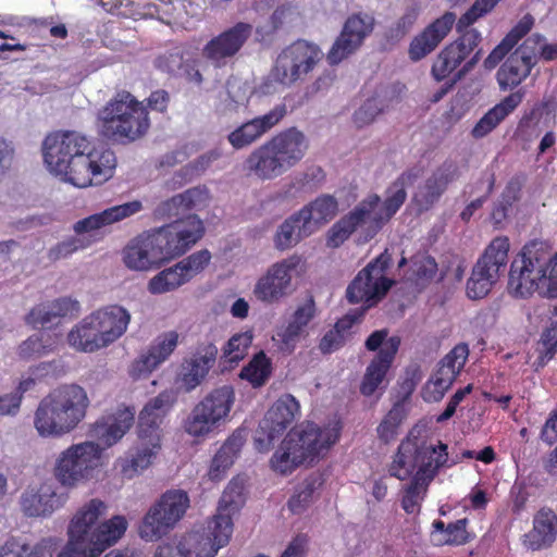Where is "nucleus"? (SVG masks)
Here are the masks:
<instances>
[{
  "label": "nucleus",
  "mask_w": 557,
  "mask_h": 557,
  "mask_svg": "<svg viewBox=\"0 0 557 557\" xmlns=\"http://www.w3.org/2000/svg\"><path fill=\"white\" fill-rule=\"evenodd\" d=\"M253 32L247 22H237L213 36L201 49V55L214 67H222L245 47Z\"/></svg>",
  "instance_id": "5701e85b"
},
{
  "label": "nucleus",
  "mask_w": 557,
  "mask_h": 557,
  "mask_svg": "<svg viewBox=\"0 0 557 557\" xmlns=\"http://www.w3.org/2000/svg\"><path fill=\"white\" fill-rule=\"evenodd\" d=\"M363 314L364 309H356L338 319L334 326L321 338L319 348H333L334 346L344 345L346 339L351 335L352 326L361 321Z\"/></svg>",
  "instance_id": "37998d69"
},
{
  "label": "nucleus",
  "mask_w": 557,
  "mask_h": 557,
  "mask_svg": "<svg viewBox=\"0 0 557 557\" xmlns=\"http://www.w3.org/2000/svg\"><path fill=\"white\" fill-rule=\"evenodd\" d=\"M90 399L75 383L50 391L34 412V428L44 438H58L73 432L85 420Z\"/></svg>",
  "instance_id": "39448f33"
},
{
  "label": "nucleus",
  "mask_w": 557,
  "mask_h": 557,
  "mask_svg": "<svg viewBox=\"0 0 557 557\" xmlns=\"http://www.w3.org/2000/svg\"><path fill=\"white\" fill-rule=\"evenodd\" d=\"M373 29V20L367 15L354 14L347 18L339 36L326 54L331 65L341 63L355 53Z\"/></svg>",
  "instance_id": "393cba45"
},
{
  "label": "nucleus",
  "mask_w": 557,
  "mask_h": 557,
  "mask_svg": "<svg viewBox=\"0 0 557 557\" xmlns=\"http://www.w3.org/2000/svg\"><path fill=\"white\" fill-rule=\"evenodd\" d=\"M286 114V104H276L265 114L255 116L233 129L227 135V141L236 150L248 148L275 127Z\"/></svg>",
  "instance_id": "a878e982"
},
{
  "label": "nucleus",
  "mask_w": 557,
  "mask_h": 557,
  "mask_svg": "<svg viewBox=\"0 0 557 557\" xmlns=\"http://www.w3.org/2000/svg\"><path fill=\"white\" fill-rule=\"evenodd\" d=\"M272 360L267 357L264 350H258L248 363L242 368L239 377L247 381L251 387L260 388L268 383L272 376Z\"/></svg>",
  "instance_id": "c03bdc74"
},
{
  "label": "nucleus",
  "mask_w": 557,
  "mask_h": 557,
  "mask_svg": "<svg viewBox=\"0 0 557 557\" xmlns=\"http://www.w3.org/2000/svg\"><path fill=\"white\" fill-rule=\"evenodd\" d=\"M322 55L317 45L298 39L278 53L269 78L276 84L290 87L304 79L320 62Z\"/></svg>",
  "instance_id": "ddd939ff"
},
{
  "label": "nucleus",
  "mask_w": 557,
  "mask_h": 557,
  "mask_svg": "<svg viewBox=\"0 0 557 557\" xmlns=\"http://www.w3.org/2000/svg\"><path fill=\"white\" fill-rule=\"evenodd\" d=\"M524 96V89H518L507 95L476 122L471 135L474 138H483L488 135L521 104Z\"/></svg>",
  "instance_id": "c9c22d12"
},
{
  "label": "nucleus",
  "mask_w": 557,
  "mask_h": 557,
  "mask_svg": "<svg viewBox=\"0 0 557 557\" xmlns=\"http://www.w3.org/2000/svg\"><path fill=\"white\" fill-rule=\"evenodd\" d=\"M67 343L74 348H104L91 313L70 331Z\"/></svg>",
  "instance_id": "49530a36"
},
{
  "label": "nucleus",
  "mask_w": 557,
  "mask_h": 557,
  "mask_svg": "<svg viewBox=\"0 0 557 557\" xmlns=\"http://www.w3.org/2000/svg\"><path fill=\"white\" fill-rule=\"evenodd\" d=\"M405 416L403 406L394 405L376 428L379 438L386 444L394 441Z\"/></svg>",
  "instance_id": "603ef678"
},
{
  "label": "nucleus",
  "mask_w": 557,
  "mask_h": 557,
  "mask_svg": "<svg viewBox=\"0 0 557 557\" xmlns=\"http://www.w3.org/2000/svg\"><path fill=\"white\" fill-rule=\"evenodd\" d=\"M470 350H449L438 362L435 371L421 389V397L426 403H438L450 389L463 369Z\"/></svg>",
  "instance_id": "b1692460"
},
{
  "label": "nucleus",
  "mask_w": 557,
  "mask_h": 557,
  "mask_svg": "<svg viewBox=\"0 0 557 557\" xmlns=\"http://www.w3.org/2000/svg\"><path fill=\"white\" fill-rule=\"evenodd\" d=\"M60 543L61 540L57 537L41 539L32 548L27 545L25 557H53Z\"/></svg>",
  "instance_id": "338daca9"
},
{
  "label": "nucleus",
  "mask_w": 557,
  "mask_h": 557,
  "mask_svg": "<svg viewBox=\"0 0 557 557\" xmlns=\"http://www.w3.org/2000/svg\"><path fill=\"white\" fill-rule=\"evenodd\" d=\"M539 437L548 446H553L557 443V408L549 412Z\"/></svg>",
  "instance_id": "774afa93"
},
{
  "label": "nucleus",
  "mask_w": 557,
  "mask_h": 557,
  "mask_svg": "<svg viewBox=\"0 0 557 557\" xmlns=\"http://www.w3.org/2000/svg\"><path fill=\"white\" fill-rule=\"evenodd\" d=\"M173 350H148L131 364L128 373L134 380L147 377Z\"/></svg>",
  "instance_id": "8fccbe9b"
},
{
  "label": "nucleus",
  "mask_w": 557,
  "mask_h": 557,
  "mask_svg": "<svg viewBox=\"0 0 557 557\" xmlns=\"http://www.w3.org/2000/svg\"><path fill=\"white\" fill-rule=\"evenodd\" d=\"M411 271L418 284L430 283L437 273V263L431 256H417L412 259Z\"/></svg>",
  "instance_id": "6e6d98bb"
},
{
  "label": "nucleus",
  "mask_w": 557,
  "mask_h": 557,
  "mask_svg": "<svg viewBox=\"0 0 557 557\" xmlns=\"http://www.w3.org/2000/svg\"><path fill=\"white\" fill-rule=\"evenodd\" d=\"M429 484L419 478L411 476L401 498V508L406 513L413 515L420 511L421 502L425 497Z\"/></svg>",
  "instance_id": "3c124183"
},
{
  "label": "nucleus",
  "mask_w": 557,
  "mask_h": 557,
  "mask_svg": "<svg viewBox=\"0 0 557 557\" xmlns=\"http://www.w3.org/2000/svg\"><path fill=\"white\" fill-rule=\"evenodd\" d=\"M299 263L300 258L293 256L273 264L255 286L257 299L271 304L285 296L290 286L292 272Z\"/></svg>",
  "instance_id": "cd10ccee"
},
{
  "label": "nucleus",
  "mask_w": 557,
  "mask_h": 557,
  "mask_svg": "<svg viewBox=\"0 0 557 557\" xmlns=\"http://www.w3.org/2000/svg\"><path fill=\"white\" fill-rule=\"evenodd\" d=\"M549 247L542 240L525 244L512 260L508 278V292L518 298L532 296L545 286L548 270Z\"/></svg>",
  "instance_id": "f8f14e48"
},
{
  "label": "nucleus",
  "mask_w": 557,
  "mask_h": 557,
  "mask_svg": "<svg viewBox=\"0 0 557 557\" xmlns=\"http://www.w3.org/2000/svg\"><path fill=\"white\" fill-rule=\"evenodd\" d=\"M455 23L456 14L453 12H445L442 16L434 20L412 38L408 49L409 59L418 62L433 52L449 34Z\"/></svg>",
  "instance_id": "c85d7f7f"
},
{
  "label": "nucleus",
  "mask_w": 557,
  "mask_h": 557,
  "mask_svg": "<svg viewBox=\"0 0 557 557\" xmlns=\"http://www.w3.org/2000/svg\"><path fill=\"white\" fill-rule=\"evenodd\" d=\"M315 313L313 300L298 307L293 313L287 325L280 326L273 335V341L285 346L295 348L296 345L307 335V326Z\"/></svg>",
  "instance_id": "4c0bfd02"
},
{
  "label": "nucleus",
  "mask_w": 557,
  "mask_h": 557,
  "mask_svg": "<svg viewBox=\"0 0 557 557\" xmlns=\"http://www.w3.org/2000/svg\"><path fill=\"white\" fill-rule=\"evenodd\" d=\"M141 209L143 203L139 200H133L122 205L113 206L101 212L91 214L77 221L73 228L76 234L98 232L106 226L138 213L141 211Z\"/></svg>",
  "instance_id": "72a5a7b5"
},
{
  "label": "nucleus",
  "mask_w": 557,
  "mask_h": 557,
  "mask_svg": "<svg viewBox=\"0 0 557 557\" xmlns=\"http://www.w3.org/2000/svg\"><path fill=\"white\" fill-rule=\"evenodd\" d=\"M54 321L55 318L48 300L37 304L25 315V323L33 329L49 327Z\"/></svg>",
  "instance_id": "13d9d810"
},
{
  "label": "nucleus",
  "mask_w": 557,
  "mask_h": 557,
  "mask_svg": "<svg viewBox=\"0 0 557 557\" xmlns=\"http://www.w3.org/2000/svg\"><path fill=\"white\" fill-rule=\"evenodd\" d=\"M557 539V515L548 508H541L533 517L532 529L523 535V545L531 550L550 547Z\"/></svg>",
  "instance_id": "473e14b6"
},
{
  "label": "nucleus",
  "mask_w": 557,
  "mask_h": 557,
  "mask_svg": "<svg viewBox=\"0 0 557 557\" xmlns=\"http://www.w3.org/2000/svg\"><path fill=\"white\" fill-rule=\"evenodd\" d=\"M245 444V436L242 431H235L219 448L212 458L209 478L212 481H220L226 471L232 467Z\"/></svg>",
  "instance_id": "a19ab883"
},
{
  "label": "nucleus",
  "mask_w": 557,
  "mask_h": 557,
  "mask_svg": "<svg viewBox=\"0 0 557 557\" xmlns=\"http://www.w3.org/2000/svg\"><path fill=\"white\" fill-rule=\"evenodd\" d=\"M338 202L334 196L321 195L302 207L298 213L302 218V234L312 235L322 225L335 218Z\"/></svg>",
  "instance_id": "e433bc0d"
},
{
  "label": "nucleus",
  "mask_w": 557,
  "mask_h": 557,
  "mask_svg": "<svg viewBox=\"0 0 557 557\" xmlns=\"http://www.w3.org/2000/svg\"><path fill=\"white\" fill-rule=\"evenodd\" d=\"M447 462L448 446L443 442L434 445L408 437L400 442L388 473L400 481L413 475L431 483Z\"/></svg>",
  "instance_id": "9b49d317"
},
{
  "label": "nucleus",
  "mask_w": 557,
  "mask_h": 557,
  "mask_svg": "<svg viewBox=\"0 0 557 557\" xmlns=\"http://www.w3.org/2000/svg\"><path fill=\"white\" fill-rule=\"evenodd\" d=\"M294 9L290 4L278 5L269 17V30L265 35H274L292 21Z\"/></svg>",
  "instance_id": "052dcab7"
},
{
  "label": "nucleus",
  "mask_w": 557,
  "mask_h": 557,
  "mask_svg": "<svg viewBox=\"0 0 557 557\" xmlns=\"http://www.w3.org/2000/svg\"><path fill=\"white\" fill-rule=\"evenodd\" d=\"M397 350H379V354L367 367L360 384V393L363 396H372L385 380Z\"/></svg>",
  "instance_id": "79ce46f5"
},
{
  "label": "nucleus",
  "mask_w": 557,
  "mask_h": 557,
  "mask_svg": "<svg viewBox=\"0 0 557 557\" xmlns=\"http://www.w3.org/2000/svg\"><path fill=\"white\" fill-rule=\"evenodd\" d=\"M383 111V108L377 106L376 98H371L364 101V103L354 113V122L358 127L373 122L375 116Z\"/></svg>",
  "instance_id": "e2e57ef3"
},
{
  "label": "nucleus",
  "mask_w": 557,
  "mask_h": 557,
  "mask_svg": "<svg viewBox=\"0 0 557 557\" xmlns=\"http://www.w3.org/2000/svg\"><path fill=\"white\" fill-rule=\"evenodd\" d=\"M339 429L319 428L306 421L290 429L271 457V468L281 474H289L304 463L311 465L323 457L338 441Z\"/></svg>",
  "instance_id": "0eeeda50"
},
{
  "label": "nucleus",
  "mask_w": 557,
  "mask_h": 557,
  "mask_svg": "<svg viewBox=\"0 0 557 557\" xmlns=\"http://www.w3.org/2000/svg\"><path fill=\"white\" fill-rule=\"evenodd\" d=\"M67 499L64 493H58L49 483L37 488H27L21 498V507L27 517H47L61 508Z\"/></svg>",
  "instance_id": "7c9ffc66"
},
{
  "label": "nucleus",
  "mask_w": 557,
  "mask_h": 557,
  "mask_svg": "<svg viewBox=\"0 0 557 557\" xmlns=\"http://www.w3.org/2000/svg\"><path fill=\"white\" fill-rule=\"evenodd\" d=\"M500 0H475L456 23L458 38L448 44L435 58L431 73L436 82L448 78L482 40L481 33L469 28L480 17L491 12Z\"/></svg>",
  "instance_id": "9d476101"
},
{
  "label": "nucleus",
  "mask_w": 557,
  "mask_h": 557,
  "mask_svg": "<svg viewBox=\"0 0 557 557\" xmlns=\"http://www.w3.org/2000/svg\"><path fill=\"white\" fill-rule=\"evenodd\" d=\"M309 144L297 127L286 128L259 147L244 160L243 170L259 181H273L297 165L306 156Z\"/></svg>",
  "instance_id": "423d86ee"
},
{
  "label": "nucleus",
  "mask_w": 557,
  "mask_h": 557,
  "mask_svg": "<svg viewBox=\"0 0 557 557\" xmlns=\"http://www.w3.org/2000/svg\"><path fill=\"white\" fill-rule=\"evenodd\" d=\"M516 199V196L509 188L503 191L500 199L495 203L491 213V219L496 226L500 225L506 220L508 211Z\"/></svg>",
  "instance_id": "0e129e2a"
},
{
  "label": "nucleus",
  "mask_w": 557,
  "mask_h": 557,
  "mask_svg": "<svg viewBox=\"0 0 557 557\" xmlns=\"http://www.w3.org/2000/svg\"><path fill=\"white\" fill-rule=\"evenodd\" d=\"M392 264V256L387 249L370 261L348 285L346 297L350 304H367V308L381 300L394 284L386 276Z\"/></svg>",
  "instance_id": "dca6fc26"
},
{
  "label": "nucleus",
  "mask_w": 557,
  "mask_h": 557,
  "mask_svg": "<svg viewBox=\"0 0 557 557\" xmlns=\"http://www.w3.org/2000/svg\"><path fill=\"white\" fill-rule=\"evenodd\" d=\"M301 414L300 404L289 393L282 394L268 409L259 423L256 445L261 451H268L275 440Z\"/></svg>",
  "instance_id": "aec40b11"
},
{
  "label": "nucleus",
  "mask_w": 557,
  "mask_h": 557,
  "mask_svg": "<svg viewBox=\"0 0 557 557\" xmlns=\"http://www.w3.org/2000/svg\"><path fill=\"white\" fill-rule=\"evenodd\" d=\"M99 134L109 141L129 144L141 138L150 127L147 108L129 91H117L99 111Z\"/></svg>",
  "instance_id": "1a4fd4ad"
},
{
  "label": "nucleus",
  "mask_w": 557,
  "mask_h": 557,
  "mask_svg": "<svg viewBox=\"0 0 557 557\" xmlns=\"http://www.w3.org/2000/svg\"><path fill=\"white\" fill-rule=\"evenodd\" d=\"M422 379L423 371L419 363L411 362L405 368L398 380V391L404 400L410 398Z\"/></svg>",
  "instance_id": "5fc2aeb1"
},
{
  "label": "nucleus",
  "mask_w": 557,
  "mask_h": 557,
  "mask_svg": "<svg viewBox=\"0 0 557 557\" xmlns=\"http://www.w3.org/2000/svg\"><path fill=\"white\" fill-rule=\"evenodd\" d=\"M533 26L534 17L530 13L523 15L486 57L484 60L485 69L492 70L496 67L499 62L517 46V44L530 33Z\"/></svg>",
  "instance_id": "ea45409f"
},
{
  "label": "nucleus",
  "mask_w": 557,
  "mask_h": 557,
  "mask_svg": "<svg viewBox=\"0 0 557 557\" xmlns=\"http://www.w3.org/2000/svg\"><path fill=\"white\" fill-rule=\"evenodd\" d=\"M309 236L310 235L302 234V218L297 211L280 225L274 242L276 248L285 250Z\"/></svg>",
  "instance_id": "de8ad7c7"
},
{
  "label": "nucleus",
  "mask_w": 557,
  "mask_h": 557,
  "mask_svg": "<svg viewBox=\"0 0 557 557\" xmlns=\"http://www.w3.org/2000/svg\"><path fill=\"white\" fill-rule=\"evenodd\" d=\"M85 245L79 238L71 237L66 240L58 243L55 246L49 249L48 259L51 262H55L62 258H66L71 256L73 252L77 251L81 248H84Z\"/></svg>",
  "instance_id": "680f3d73"
},
{
  "label": "nucleus",
  "mask_w": 557,
  "mask_h": 557,
  "mask_svg": "<svg viewBox=\"0 0 557 557\" xmlns=\"http://www.w3.org/2000/svg\"><path fill=\"white\" fill-rule=\"evenodd\" d=\"M459 177V168L451 160L444 161L420 184L412 201L420 212L430 210L447 190L449 184Z\"/></svg>",
  "instance_id": "bb28decb"
},
{
  "label": "nucleus",
  "mask_w": 557,
  "mask_h": 557,
  "mask_svg": "<svg viewBox=\"0 0 557 557\" xmlns=\"http://www.w3.org/2000/svg\"><path fill=\"white\" fill-rule=\"evenodd\" d=\"M186 54V50H181L177 48L174 50H169L159 54L153 60V65L158 71L176 77L177 74H180V70H182V64L185 61Z\"/></svg>",
  "instance_id": "864d4df0"
},
{
  "label": "nucleus",
  "mask_w": 557,
  "mask_h": 557,
  "mask_svg": "<svg viewBox=\"0 0 557 557\" xmlns=\"http://www.w3.org/2000/svg\"><path fill=\"white\" fill-rule=\"evenodd\" d=\"M106 510V503L98 498L81 507L69 524V540L58 557H99L114 545L126 532L127 520L117 515L96 525Z\"/></svg>",
  "instance_id": "20e7f679"
},
{
  "label": "nucleus",
  "mask_w": 557,
  "mask_h": 557,
  "mask_svg": "<svg viewBox=\"0 0 557 557\" xmlns=\"http://www.w3.org/2000/svg\"><path fill=\"white\" fill-rule=\"evenodd\" d=\"M104 348L120 338L127 329L131 317L121 306H109L91 312Z\"/></svg>",
  "instance_id": "f704fd0d"
},
{
  "label": "nucleus",
  "mask_w": 557,
  "mask_h": 557,
  "mask_svg": "<svg viewBox=\"0 0 557 557\" xmlns=\"http://www.w3.org/2000/svg\"><path fill=\"white\" fill-rule=\"evenodd\" d=\"M188 507L189 497L185 491H166L144 516L138 530L140 537L145 541L160 540L174 529Z\"/></svg>",
  "instance_id": "2eb2a0df"
},
{
  "label": "nucleus",
  "mask_w": 557,
  "mask_h": 557,
  "mask_svg": "<svg viewBox=\"0 0 557 557\" xmlns=\"http://www.w3.org/2000/svg\"><path fill=\"white\" fill-rule=\"evenodd\" d=\"M208 199L209 191L206 187L189 188L159 203L154 215L160 219H171L205 205Z\"/></svg>",
  "instance_id": "58836bf2"
},
{
  "label": "nucleus",
  "mask_w": 557,
  "mask_h": 557,
  "mask_svg": "<svg viewBox=\"0 0 557 557\" xmlns=\"http://www.w3.org/2000/svg\"><path fill=\"white\" fill-rule=\"evenodd\" d=\"M123 261L128 269L136 271L159 269L165 263L150 231L138 235L126 245Z\"/></svg>",
  "instance_id": "c756f323"
},
{
  "label": "nucleus",
  "mask_w": 557,
  "mask_h": 557,
  "mask_svg": "<svg viewBox=\"0 0 557 557\" xmlns=\"http://www.w3.org/2000/svg\"><path fill=\"white\" fill-rule=\"evenodd\" d=\"M44 160L50 171L64 175L72 185L85 188L112 177L116 166L112 149L94 143L76 131H57L42 143Z\"/></svg>",
  "instance_id": "f257e3e1"
},
{
  "label": "nucleus",
  "mask_w": 557,
  "mask_h": 557,
  "mask_svg": "<svg viewBox=\"0 0 557 557\" xmlns=\"http://www.w3.org/2000/svg\"><path fill=\"white\" fill-rule=\"evenodd\" d=\"M234 400L232 386L223 385L213 389L191 409L184 422V430L193 437L210 434L228 416Z\"/></svg>",
  "instance_id": "a211bd4d"
},
{
  "label": "nucleus",
  "mask_w": 557,
  "mask_h": 557,
  "mask_svg": "<svg viewBox=\"0 0 557 557\" xmlns=\"http://www.w3.org/2000/svg\"><path fill=\"white\" fill-rule=\"evenodd\" d=\"M509 240L496 237L485 248L474 264L467 282V296L470 299H482L493 288L505 271L508 261Z\"/></svg>",
  "instance_id": "f3484780"
},
{
  "label": "nucleus",
  "mask_w": 557,
  "mask_h": 557,
  "mask_svg": "<svg viewBox=\"0 0 557 557\" xmlns=\"http://www.w3.org/2000/svg\"><path fill=\"white\" fill-rule=\"evenodd\" d=\"M543 40V35L532 34L509 54L496 73L500 90H512L530 76L537 63V50Z\"/></svg>",
  "instance_id": "412c9836"
},
{
  "label": "nucleus",
  "mask_w": 557,
  "mask_h": 557,
  "mask_svg": "<svg viewBox=\"0 0 557 557\" xmlns=\"http://www.w3.org/2000/svg\"><path fill=\"white\" fill-rule=\"evenodd\" d=\"M55 320L73 319L81 312V304L77 299L70 296H63L53 300H48Z\"/></svg>",
  "instance_id": "bf43d9fd"
},
{
  "label": "nucleus",
  "mask_w": 557,
  "mask_h": 557,
  "mask_svg": "<svg viewBox=\"0 0 557 557\" xmlns=\"http://www.w3.org/2000/svg\"><path fill=\"white\" fill-rule=\"evenodd\" d=\"M245 478L242 475L234 476L223 491L215 516L227 517L231 521H233L232 516L237 512L245 504Z\"/></svg>",
  "instance_id": "a18cd8bd"
},
{
  "label": "nucleus",
  "mask_w": 557,
  "mask_h": 557,
  "mask_svg": "<svg viewBox=\"0 0 557 557\" xmlns=\"http://www.w3.org/2000/svg\"><path fill=\"white\" fill-rule=\"evenodd\" d=\"M468 519L462 518L458 519L455 522H450L447 524L446 534L447 539L445 541L446 544L450 545H463L469 541V534L467 532Z\"/></svg>",
  "instance_id": "69168bd1"
},
{
  "label": "nucleus",
  "mask_w": 557,
  "mask_h": 557,
  "mask_svg": "<svg viewBox=\"0 0 557 557\" xmlns=\"http://www.w3.org/2000/svg\"><path fill=\"white\" fill-rule=\"evenodd\" d=\"M201 65L202 62L197 53L187 51L185 61L182 64V70H180V74H177L176 77L184 78L188 84L199 87L205 81L201 73Z\"/></svg>",
  "instance_id": "4d7b16f0"
},
{
  "label": "nucleus",
  "mask_w": 557,
  "mask_h": 557,
  "mask_svg": "<svg viewBox=\"0 0 557 557\" xmlns=\"http://www.w3.org/2000/svg\"><path fill=\"white\" fill-rule=\"evenodd\" d=\"M210 260L211 255L207 249L194 252L152 276L148 282L147 289L151 295L173 292L202 272Z\"/></svg>",
  "instance_id": "4be33fe9"
},
{
  "label": "nucleus",
  "mask_w": 557,
  "mask_h": 557,
  "mask_svg": "<svg viewBox=\"0 0 557 557\" xmlns=\"http://www.w3.org/2000/svg\"><path fill=\"white\" fill-rule=\"evenodd\" d=\"M417 177L418 172L414 170L401 173L387 188L381 207V198L376 194H371L361 200L329 230L327 247H339L358 227L362 226H366V239L373 238L405 203L406 185L413 183Z\"/></svg>",
  "instance_id": "7ed1b4c3"
},
{
  "label": "nucleus",
  "mask_w": 557,
  "mask_h": 557,
  "mask_svg": "<svg viewBox=\"0 0 557 557\" xmlns=\"http://www.w3.org/2000/svg\"><path fill=\"white\" fill-rule=\"evenodd\" d=\"M233 534V521L227 517L214 516L207 528L185 534L177 545L182 557H214L219 549L228 544Z\"/></svg>",
  "instance_id": "6ab92c4d"
},
{
  "label": "nucleus",
  "mask_w": 557,
  "mask_h": 557,
  "mask_svg": "<svg viewBox=\"0 0 557 557\" xmlns=\"http://www.w3.org/2000/svg\"><path fill=\"white\" fill-rule=\"evenodd\" d=\"M176 401L173 391H163L140 410L137 422L138 445L122 466L124 476L131 479L150 467L161 449V424Z\"/></svg>",
  "instance_id": "6e6552de"
},
{
  "label": "nucleus",
  "mask_w": 557,
  "mask_h": 557,
  "mask_svg": "<svg viewBox=\"0 0 557 557\" xmlns=\"http://www.w3.org/2000/svg\"><path fill=\"white\" fill-rule=\"evenodd\" d=\"M545 107L546 103L544 102L536 103L530 110L523 112L516 129V135L520 140L531 143L541 135L540 122Z\"/></svg>",
  "instance_id": "09e8293b"
},
{
  "label": "nucleus",
  "mask_w": 557,
  "mask_h": 557,
  "mask_svg": "<svg viewBox=\"0 0 557 557\" xmlns=\"http://www.w3.org/2000/svg\"><path fill=\"white\" fill-rule=\"evenodd\" d=\"M135 408L121 405L113 413L98 419L91 424L89 435L98 443L87 441L73 444L63 450L54 466V476L65 487H75L87 481L98 467L102 446L110 447L117 443L132 428Z\"/></svg>",
  "instance_id": "f03ea898"
},
{
  "label": "nucleus",
  "mask_w": 557,
  "mask_h": 557,
  "mask_svg": "<svg viewBox=\"0 0 557 557\" xmlns=\"http://www.w3.org/2000/svg\"><path fill=\"white\" fill-rule=\"evenodd\" d=\"M215 360L216 354L212 351L206 355H200L197 351L184 358L176 372L175 383L186 393L194 391L206 380L209 371L215 364Z\"/></svg>",
  "instance_id": "2f4dec72"
},
{
  "label": "nucleus",
  "mask_w": 557,
  "mask_h": 557,
  "mask_svg": "<svg viewBox=\"0 0 557 557\" xmlns=\"http://www.w3.org/2000/svg\"><path fill=\"white\" fill-rule=\"evenodd\" d=\"M164 262L185 255L205 234V225L196 214H187L150 230Z\"/></svg>",
  "instance_id": "4468645a"
}]
</instances>
